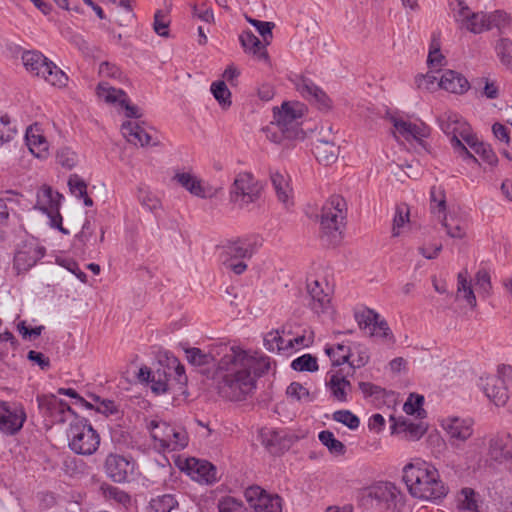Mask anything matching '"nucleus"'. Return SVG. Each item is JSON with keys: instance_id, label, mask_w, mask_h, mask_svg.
Instances as JSON below:
<instances>
[{"instance_id": "de8ad7c7", "label": "nucleus", "mask_w": 512, "mask_h": 512, "mask_svg": "<svg viewBox=\"0 0 512 512\" xmlns=\"http://www.w3.org/2000/svg\"><path fill=\"white\" fill-rule=\"evenodd\" d=\"M333 420L347 426L351 430H356L360 425V419L350 410H337L333 413Z\"/></svg>"}, {"instance_id": "2eb2a0df", "label": "nucleus", "mask_w": 512, "mask_h": 512, "mask_svg": "<svg viewBox=\"0 0 512 512\" xmlns=\"http://www.w3.org/2000/svg\"><path fill=\"white\" fill-rule=\"evenodd\" d=\"M104 468L110 479L117 483H123L128 481L129 476L133 474L134 462L131 458L119 454H109L106 457Z\"/></svg>"}, {"instance_id": "473e14b6", "label": "nucleus", "mask_w": 512, "mask_h": 512, "mask_svg": "<svg viewBox=\"0 0 512 512\" xmlns=\"http://www.w3.org/2000/svg\"><path fill=\"white\" fill-rule=\"evenodd\" d=\"M440 128L447 135L451 136L450 143L456 137L459 138V132L462 130V124L466 123L457 114L446 113L439 118Z\"/></svg>"}, {"instance_id": "f3484780", "label": "nucleus", "mask_w": 512, "mask_h": 512, "mask_svg": "<svg viewBox=\"0 0 512 512\" xmlns=\"http://www.w3.org/2000/svg\"><path fill=\"white\" fill-rule=\"evenodd\" d=\"M452 445H458L469 439L473 433L472 422L458 417L448 418L442 423Z\"/></svg>"}, {"instance_id": "6e6d98bb", "label": "nucleus", "mask_w": 512, "mask_h": 512, "mask_svg": "<svg viewBox=\"0 0 512 512\" xmlns=\"http://www.w3.org/2000/svg\"><path fill=\"white\" fill-rule=\"evenodd\" d=\"M137 198L140 204L150 211L156 210L160 205L159 200L144 187L138 188Z\"/></svg>"}, {"instance_id": "2f4dec72", "label": "nucleus", "mask_w": 512, "mask_h": 512, "mask_svg": "<svg viewBox=\"0 0 512 512\" xmlns=\"http://www.w3.org/2000/svg\"><path fill=\"white\" fill-rule=\"evenodd\" d=\"M150 512H176L179 509L177 494L165 493L153 497L149 502Z\"/></svg>"}, {"instance_id": "a878e982", "label": "nucleus", "mask_w": 512, "mask_h": 512, "mask_svg": "<svg viewBox=\"0 0 512 512\" xmlns=\"http://www.w3.org/2000/svg\"><path fill=\"white\" fill-rule=\"evenodd\" d=\"M44 256V248L27 246L18 251L14 257V264L18 270H28Z\"/></svg>"}, {"instance_id": "39448f33", "label": "nucleus", "mask_w": 512, "mask_h": 512, "mask_svg": "<svg viewBox=\"0 0 512 512\" xmlns=\"http://www.w3.org/2000/svg\"><path fill=\"white\" fill-rule=\"evenodd\" d=\"M70 449L80 455H92L100 444V437L88 420L75 418L67 432Z\"/></svg>"}, {"instance_id": "58836bf2", "label": "nucleus", "mask_w": 512, "mask_h": 512, "mask_svg": "<svg viewBox=\"0 0 512 512\" xmlns=\"http://www.w3.org/2000/svg\"><path fill=\"white\" fill-rule=\"evenodd\" d=\"M97 94L99 97L103 98L107 103H116L120 104L121 98H126L127 94L122 89H116L111 87L106 82H101L97 86Z\"/></svg>"}, {"instance_id": "dca6fc26", "label": "nucleus", "mask_w": 512, "mask_h": 512, "mask_svg": "<svg viewBox=\"0 0 512 512\" xmlns=\"http://www.w3.org/2000/svg\"><path fill=\"white\" fill-rule=\"evenodd\" d=\"M479 386L496 406H504L507 403L509 394L503 379L496 376L480 378Z\"/></svg>"}, {"instance_id": "13d9d810", "label": "nucleus", "mask_w": 512, "mask_h": 512, "mask_svg": "<svg viewBox=\"0 0 512 512\" xmlns=\"http://www.w3.org/2000/svg\"><path fill=\"white\" fill-rule=\"evenodd\" d=\"M355 319L361 329L373 327L375 321L379 319V314L372 309H365L362 312L355 313Z\"/></svg>"}, {"instance_id": "4468645a", "label": "nucleus", "mask_w": 512, "mask_h": 512, "mask_svg": "<svg viewBox=\"0 0 512 512\" xmlns=\"http://www.w3.org/2000/svg\"><path fill=\"white\" fill-rule=\"evenodd\" d=\"M26 420L24 408L16 403L0 401V430L7 435L16 434Z\"/></svg>"}, {"instance_id": "c756f323", "label": "nucleus", "mask_w": 512, "mask_h": 512, "mask_svg": "<svg viewBox=\"0 0 512 512\" xmlns=\"http://www.w3.org/2000/svg\"><path fill=\"white\" fill-rule=\"evenodd\" d=\"M173 179L194 196L200 198H206L208 196L207 189L203 185L202 180L191 173L178 172Z\"/></svg>"}, {"instance_id": "f03ea898", "label": "nucleus", "mask_w": 512, "mask_h": 512, "mask_svg": "<svg viewBox=\"0 0 512 512\" xmlns=\"http://www.w3.org/2000/svg\"><path fill=\"white\" fill-rule=\"evenodd\" d=\"M402 479L409 493L421 500H440L448 493V487L440 480L438 470L426 462L405 465Z\"/></svg>"}, {"instance_id": "f704fd0d", "label": "nucleus", "mask_w": 512, "mask_h": 512, "mask_svg": "<svg viewBox=\"0 0 512 512\" xmlns=\"http://www.w3.org/2000/svg\"><path fill=\"white\" fill-rule=\"evenodd\" d=\"M41 78L53 86L64 87L68 82L67 75L55 65L52 61L43 69Z\"/></svg>"}, {"instance_id": "72a5a7b5", "label": "nucleus", "mask_w": 512, "mask_h": 512, "mask_svg": "<svg viewBox=\"0 0 512 512\" xmlns=\"http://www.w3.org/2000/svg\"><path fill=\"white\" fill-rule=\"evenodd\" d=\"M495 16H488L484 12H472L470 16H467L465 21V27L468 31L474 34H480L483 31L490 30V21Z\"/></svg>"}, {"instance_id": "37998d69", "label": "nucleus", "mask_w": 512, "mask_h": 512, "mask_svg": "<svg viewBox=\"0 0 512 512\" xmlns=\"http://www.w3.org/2000/svg\"><path fill=\"white\" fill-rule=\"evenodd\" d=\"M211 92L223 108L231 105V92L224 81L213 82Z\"/></svg>"}, {"instance_id": "1a4fd4ad", "label": "nucleus", "mask_w": 512, "mask_h": 512, "mask_svg": "<svg viewBox=\"0 0 512 512\" xmlns=\"http://www.w3.org/2000/svg\"><path fill=\"white\" fill-rule=\"evenodd\" d=\"M487 456L492 462L503 465L512 473V436L509 433H496L488 437Z\"/></svg>"}, {"instance_id": "0e129e2a", "label": "nucleus", "mask_w": 512, "mask_h": 512, "mask_svg": "<svg viewBox=\"0 0 512 512\" xmlns=\"http://www.w3.org/2000/svg\"><path fill=\"white\" fill-rule=\"evenodd\" d=\"M103 492L106 498L113 499L120 504L126 505L127 503L130 502V496L117 487H103Z\"/></svg>"}, {"instance_id": "412c9836", "label": "nucleus", "mask_w": 512, "mask_h": 512, "mask_svg": "<svg viewBox=\"0 0 512 512\" xmlns=\"http://www.w3.org/2000/svg\"><path fill=\"white\" fill-rule=\"evenodd\" d=\"M186 468L190 474H195L200 481L207 484L218 480L217 468L206 460L190 458L186 461Z\"/></svg>"}, {"instance_id": "7ed1b4c3", "label": "nucleus", "mask_w": 512, "mask_h": 512, "mask_svg": "<svg viewBox=\"0 0 512 512\" xmlns=\"http://www.w3.org/2000/svg\"><path fill=\"white\" fill-rule=\"evenodd\" d=\"M347 205L340 195L331 196L323 205L320 215L321 239L327 245L336 246L343 238Z\"/></svg>"}, {"instance_id": "5701e85b", "label": "nucleus", "mask_w": 512, "mask_h": 512, "mask_svg": "<svg viewBox=\"0 0 512 512\" xmlns=\"http://www.w3.org/2000/svg\"><path fill=\"white\" fill-rule=\"evenodd\" d=\"M121 132L128 142L134 145L146 146L157 145V142L151 143L150 134L137 122L127 121L121 126Z\"/></svg>"}, {"instance_id": "4d7b16f0", "label": "nucleus", "mask_w": 512, "mask_h": 512, "mask_svg": "<svg viewBox=\"0 0 512 512\" xmlns=\"http://www.w3.org/2000/svg\"><path fill=\"white\" fill-rule=\"evenodd\" d=\"M57 163L67 169H72L77 163V155L70 148H62L56 155Z\"/></svg>"}, {"instance_id": "052dcab7", "label": "nucleus", "mask_w": 512, "mask_h": 512, "mask_svg": "<svg viewBox=\"0 0 512 512\" xmlns=\"http://www.w3.org/2000/svg\"><path fill=\"white\" fill-rule=\"evenodd\" d=\"M68 186L70 192L77 198L82 197L87 192L86 182L77 174L69 176Z\"/></svg>"}, {"instance_id": "393cba45", "label": "nucleus", "mask_w": 512, "mask_h": 512, "mask_svg": "<svg viewBox=\"0 0 512 512\" xmlns=\"http://www.w3.org/2000/svg\"><path fill=\"white\" fill-rule=\"evenodd\" d=\"M29 150L37 157H43L48 150V142L42 133L40 124L30 125L25 134Z\"/></svg>"}, {"instance_id": "f8f14e48", "label": "nucleus", "mask_w": 512, "mask_h": 512, "mask_svg": "<svg viewBox=\"0 0 512 512\" xmlns=\"http://www.w3.org/2000/svg\"><path fill=\"white\" fill-rule=\"evenodd\" d=\"M37 198V207L50 218L51 226L57 228L63 234H69V231L62 225V216L59 212L62 195L54 192L51 187L44 186L38 193Z\"/></svg>"}, {"instance_id": "3c124183", "label": "nucleus", "mask_w": 512, "mask_h": 512, "mask_svg": "<svg viewBox=\"0 0 512 512\" xmlns=\"http://www.w3.org/2000/svg\"><path fill=\"white\" fill-rule=\"evenodd\" d=\"M253 359L252 367L249 371L250 376L253 379V389L256 387V378L262 376L264 373L268 372L271 367V362L268 357L261 358L257 361L254 357L250 356Z\"/></svg>"}, {"instance_id": "680f3d73", "label": "nucleus", "mask_w": 512, "mask_h": 512, "mask_svg": "<svg viewBox=\"0 0 512 512\" xmlns=\"http://www.w3.org/2000/svg\"><path fill=\"white\" fill-rule=\"evenodd\" d=\"M286 393L289 397L295 398L296 400L304 399L306 401H312L309 390L298 382H292L287 387Z\"/></svg>"}, {"instance_id": "c03bdc74", "label": "nucleus", "mask_w": 512, "mask_h": 512, "mask_svg": "<svg viewBox=\"0 0 512 512\" xmlns=\"http://www.w3.org/2000/svg\"><path fill=\"white\" fill-rule=\"evenodd\" d=\"M458 508L462 512H474L478 510L475 491L472 488L466 487L461 490Z\"/></svg>"}, {"instance_id": "338daca9", "label": "nucleus", "mask_w": 512, "mask_h": 512, "mask_svg": "<svg viewBox=\"0 0 512 512\" xmlns=\"http://www.w3.org/2000/svg\"><path fill=\"white\" fill-rule=\"evenodd\" d=\"M219 512H244L241 502L232 497H226L219 501Z\"/></svg>"}, {"instance_id": "0eeeda50", "label": "nucleus", "mask_w": 512, "mask_h": 512, "mask_svg": "<svg viewBox=\"0 0 512 512\" xmlns=\"http://www.w3.org/2000/svg\"><path fill=\"white\" fill-rule=\"evenodd\" d=\"M154 441L164 450L179 451L188 445V434L185 429L168 424L164 421L152 420L147 425Z\"/></svg>"}, {"instance_id": "4c0bfd02", "label": "nucleus", "mask_w": 512, "mask_h": 512, "mask_svg": "<svg viewBox=\"0 0 512 512\" xmlns=\"http://www.w3.org/2000/svg\"><path fill=\"white\" fill-rule=\"evenodd\" d=\"M325 352L331 359L333 366H340L344 363L349 364V359L351 357L350 347L344 344H337L335 347L327 346L325 348Z\"/></svg>"}, {"instance_id": "603ef678", "label": "nucleus", "mask_w": 512, "mask_h": 512, "mask_svg": "<svg viewBox=\"0 0 512 512\" xmlns=\"http://www.w3.org/2000/svg\"><path fill=\"white\" fill-rule=\"evenodd\" d=\"M170 21L162 10H157L154 15L153 29L161 37H169Z\"/></svg>"}, {"instance_id": "a211bd4d", "label": "nucleus", "mask_w": 512, "mask_h": 512, "mask_svg": "<svg viewBox=\"0 0 512 512\" xmlns=\"http://www.w3.org/2000/svg\"><path fill=\"white\" fill-rule=\"evenodd\" d=\"M262 444L271 454L277 455L288 450L293 444V436L284 430H268L261 433Z\"/></svg>"}, {"instance_id": "a18cd8bd", "label": "nucleus", "mask_w": 512, "mask_h": 512, "mask_svg": "<svg viewBox=\"0 0 512 512\" xmlns=\"http://www.w3.org/2000/svg\"><path fill=\"white\" fill-rule=\"evenodd\" d=\"M291 367L295 371L315 372L318 370L317 358L311 354H304L294 359L291 363Z\"/></svg>"}, {"instance_id": "774afa93", "label": "nucleus", "mask_w": 512, "mask_h": 512, "mask_svg": "<svg viewBox=\"0 0 512 512\" xmlns=\"http://www.w3.org/2000/svg\"><path fill=\"white\" fill-rule=\"evenodd\" d=\"M45 329V327L43 325H40V326H37V327H34V328H28L26 326V322L25 321H20L18 324H17V330L18 332L22 335V337L24 339H34L38 336L41 335L42 331Z\"/></svg>"}, {"instance_id": "cd10ccee", "label": "nucleus", "mask_w": 512, "mask_h": 512, "mask_svg": "<svg viewBox=\"0 0 512 512\" xmlns=\"http://www.w3.org/2000/svg\"><path fill=\"white\" fill-rule=\"evenodd\" d=\"M313 153L319 163L328 166L337 160L339 147L334 141L318 139L314 145Z\"/></svg>"}, {"instance_id": "6e6552de", "label": "nucleus", "mask_w": 512, "mask_h": 512, "mask_svg": "<svg viewBox=\"0 0 512 512\" xmlns=\"http://www.w3.org/2000/svg\"><path fill=\"white\" fill-rule=\"evenodd\" d=\"M261 187L251 173H239L230 188V201L243 209L260 197Z\"/></svg>"}, {"instance_id": "09e8293b", "label": "nucleus", "mask_w": 512, "mask_h": 512, "mask_svg": "<svg viewBox=\"0 0 512 512\" xmlns=\"http://www.w3.org/2000/svg\"><path fill=\"white\" fill-rule=\"evenodd\" d=\"M263 131L271 142L281 144L285 140H290L288 138V132H286L285 129H282L275 121L271 122Z\"/></svg>"}, {"instance_id": "6ab92c4d", "label": "nucleus", "mask_w": 512, "mask_h": 512, "mask_svg": "<svg viewBox=\"0 0 512 512\" xmlns=\"http://www.w3.org/2000/svg\"><path fill=\"white\" fill-rule=\"evenodd\" d=\"M348 375H350V371L344 374L341 369L329 372L330 378L326 385L333 398L339 402H347L348 395L352 392V385L347 379Z\"/></svg>"}, {"instance_id": "4be33fe9", "label": "nucleus", "mask_w": 512, "mask_h": 512, "mask_svg": "<svg viewBox=\"0 0 512 512\" xmlns=\"http://www.w3.org/2000/svg\"><path fill=\"white\" fill-rule=\"evenodd\" d=\"M394 128L406 139L412 137L417 141H421L430 134V128L424 123L413 124L397 117H391Z\"/></svg>"}, {"instance_id": "bb28decb", "label": "nucleus", "mask_w": 512, "mask_h": 512, "mask_svg": "<svg viewBox=\"0 0 512 512\" xmlns=\"http://www.w3.org/2000/svg\"><path fill=\"white\" fill-rule=\"evenodd\" d=\"M240 43L245 52L252 54L258 60L267 62L269 60L265 45L250 30L244 31L239 37Z\"/></svg>"}, {"instance_id": "69168bd1", "label": "nucleus", "mask_w": 512, "mask_h": 512, "mask_svg": "<svg viewBox=\"0 0 512 512\" xmlns=\"http://www.w3.org/2000/svg\"><path fill=\"white\" fill-rule=\"evenodd\" d=\"M438 78L431 72L425 75H418L415 79L416 85L419 89L433 91L438 86Z\"/></svg>"}, {"instance_id": "9d476101", "label": "nucleus", "mask_w": 512, "mask_h": 512, "mask_svg": "<svg viewBox=\"0 0 512 512\" xmlns=\"http://www.w3.org/2000/svg\"><path fill=\"white\" fill-rule=\"evenodd\" d=\"M36 400L42 415L51 424L65 423L70 415L77 417L74 410L65 401L58 399L53 394L38 395Z\"/></svg>"}, {"instance_id": "79ce46f5", "label": "nucleus", "mask_w": 512, "mask_h": 512, "mask_svg": "<svg viewBox=\"0 0 512 512\" xmlns=\"http://www.w3.org/2000/svg\"><path fill=\"white\" fill-rule=\"evenodd\" d=\"M424 397L419 394L411 393L403 406V410L408 415L416 414L418 418L425 417V410L422 408Z\"/></svg>"}, {"instance_id": "e433bc0d", "label": "nucleus", "mask_w": 512, "mask_h": 512, "mask_svg": "<svg viewBox=\"0 0 512 512\" xmlns=\"http://www.w3.org/2000/svg\"><path fill=\"white\" fill-rule=\"evenodd\" d=\"M270 179L279 201L286 204L289 199V193L291 192L288 180L278 171L271 172Z\"/></svg>"}, {"instance_id": "20e7f679", "label": "nucleus", "mask_w": 512, "mask_h": 512, "mask_svg": "<svg viewBox=\"0 0 512 512\" xmlns=\"http://www.w3.org/2000/svg\"><path fill=\"white\" fill-rule=\"evenodd\" d=\"M358 502L365 509H396L403 502L400 490L390 482H379L362 489Z\"/></svg>"}, {"instance_id": "c9c22d12", "label": "nucleus", "mask_w": 512, "mask_h": 512, "mask_svg": "<svg viewBox=\"0 0 512 512\" xmlns=\"http://www.w3.org/2000/svg\"><path fill=\"white\" fill-rule=\"evenodd\" d=\"M319 441L334 456H342L346 453V446L335 438L334 434L329 430H323L318 435Z\"/></svg>"}, {"instance_id": "9b49d317", "label": "nucleus", "mask_w": 512, "mask_h": 512, "mask_svg": "<svg viewBox=\"0 0 512 512\" xmlns=\"http://www.w3.org/2000/svg\"><path fill=\"white\" fill-rule=\"evenodd\" d=\"M302 115V105L298 103L291 105L288 102H284L280 110L274 111V121L288 132L289 139H303L304 133L300 129L298 122Z\"/></svg>"}, {"instance_id": "49530a36", "label": "nucleus", "mask_w": 512, "mask_h": 512, "mask_svg": "<svg viewBox=\"0 0 512 512\" xmlns=\"http://www.w3.org/2000/svg\"><path fill=\"white\" fill-rule=\"evenodd\" d=\"M445 63V57L442 55L440 51V42L436 38V36H433L431 44H430V50L427 58V64L430 68L434 67H440L443 66Z\"/></svg>"}, {"instance_id": "e2e57ef3", "label": "nucleus", "mask_w": 512, "mask_h": 512, "mask_svg": "<svg viewBox=\"0 0 512 512\" xmlns=\"http://www.w3.org/2000/svg\"><path fill=\"white\" fill-rule=\"evenodd\" d=\"M475 147V153L478 154L483 159V161L492 166L497 164L498 158L490 145L482 142L481 144L475 145Z\"/></svg>"}, {"instance_id": "423d86ee", "label": "nucleus", "mask_w": 512, "mask_h": 512, "mask_svg": "<svg viewBox=\"0 0 512 512\" xmlns=\"http://www.w3.org/2000/svg\"><path fill=\"white\" fill-rule=\"evenodd\" d=\"M253 254L254 249L249 242L241 239L229 240L221 246L220 261L225 269L241 275L247 270L245 260L250 259Z\"/></svg>"}, {"instance_id": "aec40b11", "label": "nucleus", "mask_w": 512, "mask_h": 512, "mask_svg": "<svg viewBox=\"0 0 512 512\" xmlns=\"http://www.w3.org/2000/svg\"><path fill=\"white\" fill-rule=\"evenodd\" d=\"M296 88L300 94L309 99L314 100L318 104L319 109H328L331 101L326 93L319 88L314 82L308 78L302 77L296 83Z\"/></svg>"}, {"instance_id": "c85d7f7f", "label": "nucleus", "mask_w": 512, "mask_h": 512, "mask_svg": "<svg viewBox=\"0 0 512 512\" xmlns=\"http://www.w3.org/2000/svg\"><path fill=\"white\" fill-rule=\"evenodd\" d=\"M22 63L25 69L34 76L41 77L43 69L51 61L41 52L36 50H28L22 53Z\"/></svg>"}, {"instance_id": "bf43d9fd", "label": "nucleus", "mask_w": 512, "mask_h": 512, "mask_svg": "<svg viewBox=\"0 0 512 512\" xmlns=\"http://www.w3.org/2000/svg\"><path fill=\"white\" fill-rule=\"evenodd\" d=\"M10 117L3 115L0 117V146L12 140L16 130L10 126Z\"/></svg>"}, {"instance_id": "b1692460", "label": "nucleus", "mask_w": 512, "mask_h": 512, "mask_svg": "<svg viewBox=\"0 0 512 512\" xmlns=\"http://www.w3.org/2000/svg\"><path fill=\"white\" fill-rule=\"evenodd\" d=\"M438 86L451 93L463 94L469 89L470 84L462 74L454 70H446L442 74Z\"/></svg>"}, {"instance_id": "ddd939ff", "label": "nucleus", "mask_w": 512, "mask_h": 512, "mask_svg": "<svg viewBox=\"0 0 512 512\" xmlns=\"http://www.w3.org/2000/svg\"><path fill=\"white\" fill-rule=\"evenodd\" d=\"M244 496L255 512H282L281 498L268 494L258 485L248 487Z\"/></svg>"}, {"instance_id": "a19ab883", "label": "nucleus", "mask_w": 512, "mask_h": 512, "mask_svg": "<svg viewBox=\"0 0 512 512\" xmlns=\"http://www.w3.org/2000/svg\"><path fill=\"white\" fill-rule=\"evenodd\" d=\"M466 272H460L458 274V294H462V297L467 301L471 308L476 307L477 301L470 282L467 280Z\"/></svg>"}, {"instance_id": "f257e3e1", "label": "nucleus", "mask_w": 512, "mask_h": 512, "mask_svg": "<svg viewBox=\"0 0 512 512\" xmlns=\"http://www.w3.org/2000/svg\"><path fill=\"white\" fill-rule=\"evenodd\" d=\"M184 352L187 361L202 373L217 365L213 377L222 398L241 401L252 392L253 379L249 371L253 359L240 347L221 342L210 345L207 352L197 347L185 348Z\"/></svg>"}, {"instance_id": "864d4df0", "label": "nucleus", "mask_w": 512, "mask_h": 512, "mask_svg": "<svg viewBox=\"0 0 512 512\" xmlns=\"http://www.w3.org/2000/svg\"><path fill=\"white\" fill-rule=\"evenodd\" d=\"M409 221V209L406 205H399L396 207L394 219H393V227H392V235L394 237L400 234L399 229L404 226L406 222Z\"/></svg>"}, {"instance_id": "7c9ffc66", "label": "nucleus", "mask_w": 512, "mask_h": 512, "mask_svg": "<svg viewBox=\"0 0 512 512\" xmlns=\"http://www.w3.org/2000/svg\"><path fill=\"white\" fill-rule=\"evenodd\" d=\"M307 290L311 297V309L317 314L325 312L329 307L330 298L329 295L320 287V283L317 280L309 283L307 285Z\"/></svg>"}, {"instance_id": "5fc2aeb1", "label": "nucleus", "mask_w": 512, "mask_h": 512, "mask_svg": "<svg viewBox=\"0 0 512 512\" xmlns=\"http://www.w3.org/2000/svg\"><path fill=\"white\" fill-rule=\"evenodd\" d=\"M247 22L256 28L258 33L263 37L266 44H269V40L272 39V29L274 28L273 22L260 21L249 16H246Z\"/></svg>"}, {"instance_id": "ea45409f", "label": "nucleus", "mask_w": 512, "mask_h": 512, "mask_svg": "<svg viewBox=\"0 0 512 512\" xmlns=\"http://www.w3.org/2000/svg\"><path fill=\"white\" fill-rule=\"evenodd\" d=\"M495 51L500 62L507 68H512V41L508 38L499 39Z\"/></svg>"}, {"instance_id": "8fccbe9b", "label": "nucleus", "mask_w": 512, "mask_h": 512, "mask_svg": "<svg viewBox=\"0 0 512 512\" xmlns=\"http://www.w3.org/2000/svg\"><path fill=\"white\" fill-rule=\"evenodd\" d=\"M286 342L287 341H285L284 338L279 334V331L269 332L264 337V346L271 352L276 350H287Z\"/></svg>"}]
</instances>
